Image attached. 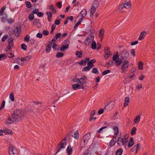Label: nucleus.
I'll return each instance as SVG.
<instances>
[{"instance_id":"obj_25","label":"nucleus","mask_w":155,"mask_h":155,"mask_svg":"<svg viewBox=\"0 0 155 155\" xmlns=\"http://www.w3.org/2000/svg\"><path fill=\"white\" fill-rule=\"evenodd\" d=\"M2 17L1 18L2 21L3 22H5L7 21L8 18L7 15L6 14H4L2 15Z\"/></svg>"},{"instance_id":"obj_26","label":"nucleus","mask_w":155,"mask_h":155,"mask_svg":"<svg viewBox=\"0 0 155 155\" xmlns=\"http://www.w3.org/2000/svg\"><path fill=\"white\" fill-rule=\"evenodd\" d=\"M72 137L74 138L75 139H77L79 138V134L78 130H76L74 132L73 134H72Z\"/></svg>"},{"instance_id":"obj_51","label":"nucleus","mask_w":155,"mask_h":155,"mask_svg":"<svg viewBox=\"0 0 155 155\" xmlns=\"http://www.w3.org/2000/svg\"><path fill=\"white\" fill-rule=\"evenodd\" d=\"M90 69V68L87 66L84 67L82 69V71H89Z\"/></svg>"},{"instance_id":"obj_28","label":"nucleus","mask_w":155,"mask_h":155,"mask_svg":"<svg viewBox=\"0 0 155 155\" xmlns=\"http://www.w3.org/2000/svg\"><path fill=\"white\" fill-rule=\"evenodd\" d=\"M47 15H48V19L49 21H51L52 16V14L50 12H46Z\"/></svg>"},{"instance_id":"obj_64","label":"nucleus","mask_w":155,"mask_h":155,"mask_svg":"<svg viewBox=\"0 0 155 155\" xmlns=\"http://www.w3.org/2000/svg\"><path fill=\"white\" fill-rule=\"evenodd\" d=\"M61 35V34L60 33H58L57 34H56L55 38H56V39H58V38H59Z\"/></svg>"},{"instance_id":"obj_58","label":"nucleus","mask_w":155,"mask_h":155,"mask_svg":"<svg viewBox=\"0 0 155 155\" xmlns=\"http://www.w3.org/2000/svg\"><path fill=\"white\" fill-rule=\"evenodd\" d=\"M25 4L27 7L30 8L31 7V5L30 2L27 1L26 2Z\"/></svg>"},{"instance_id":"obj_3","label":"nucleus","mask_w":155,"mask_h":155,"mask_svg":"<svg viewBox=\"0 0 155 155\" xmlns=\"http://www.w3.org/2000/svg\"><path fill=\"white\" fill-rule=\"evenodd\" d=\"M70 134L68 133L66 136V137H65L63 140L58 144V146H60L57 152L55 153V154H57V153L59 152L60 150L62 148H64L67 145V142L66 141L67 138H69V135Z\"/></svg>"},{"instance_id":"obj_36","label":"nucleus","mask_w":155,"mask_h":155,"mask_svg":"<svg viewBox=\"0 0 155 155\" xmlns=\"http://www.w3.org/2000/svg\"><path fill=\"white\" fill-rule=\"evenodd\" d=\"M91 48L93 49H95L96 48V43L94 41H93L91 45Z\"/></svg>"},{"instance_id":"obj_40","label":"nucleus","mask_w":155,"mask_h":155,"mask_svg":"<svg viewBox=\"0 0 155 155\" xmlns=\"http://www.w3.org/2000/svg\"><path fill=\"white\" fill-rule=\"evenodd\" d=\"M9 98L12 101H13L15 100L14 96L13 93H10L9 95Z\"/></svg>"},{"instance_id":"obj_24","label":"nucleus","mask_w":155,"mask_h":155,"mask_svg":"<svg viewBox=\"0 0 155 155\" xmlns=\"http://www.w3.org/2000/svg\"><path fill=\"white\" fill-rule=\"evenodd\" d=\"M134 144V141L133 138L131 137L130 140L129 141L127 146L128 147H131Z\"/></svg>"},{"instance_id":"obj_18","label":"nucleus","mask_w":155,"mask_h":155,"mask_svg":"<svg viewBox=\"0 0 155 155\" xmlns=\"http://www.w3.org/2000/svg\"><path fill=\"white\" fill-rule=\"evenodd\" d=\"M147 34V32L146 31H143L141 32L139 37V40H141L142 39H144Z\"/></svg>"},{"instance_id":"obj_21","label":"nucleus","mask_w":155,"mask_h":155,"mask_svg":"<svg viewBox=\"0 0 155 155\" xmlns=\"http://www.w3.org/2000/svg\"><path fill=\"white\" fill-rule=\"evenodd\" d=\"M72 151L73 148L70 145L68 146L66 149L67 153H68V154L71 155Z\"/></svg>"},{"instance_id":"obj_37","label":"nucleus","mask_w":155,"mask_h":155,"mask_svg":"<svg viewBox=\"0 0 155 155\" xmlns=\"http://www.w3.org/2000/svg\"><path fill=\"white\" fill-rule=\"evenodd\" d=\"M98 5L99 3L97 1H94L93 2V5L92 7L97 8L98 7Z\"/></svg>"},{"instance_id":"obj_12","label":"nucleus","mask_w":155,"mask_h":155,"mask_svg":"<svg viewBox=\"0 0 155 155\" xmlns=\"http://www.w3.org/2000/svg\"><path fill=\"white\" fill-rule=\"evenodd\" d=\"M72 87L74 90H76L78 89H83L84 86H81L79 84H75L72 85Z\"/></svg>"},{"instance_id":"obj_54","label":"nucleus","mask_w":155,"mask_h":155,"mask_svg":"<svg viewBox=\"0 0 155 155\" xmlns=\"http://www.w3.org/2000/svg\"><path fill=\"white\" fill-rule=\"evenodd\" d=\"M30 36L29 35H26L25 37L24 41L27 42H28L30 39Z\"/></svg>"},{"instance_id":"obj_5","label":"nucleus","mask_w":155,"mask_h":155,"mask_svg":"<svg viewBox=\"0 0 155 155\" xmlns=\"http://www.w3.org/2000/svg\"><path fill=\"white\" fill-rule=\"evenodd\" d=\"M87 80V77L85 76H84L82 78L78 79L76 78L75 79L74 82L79 84L81 86H83L86 83Z\"/></svg>"},{"instance_id":"obj_46","label":"nucleus","mask_w":155,"mask_h":155,"mask_svg":"<svg viewBox=\"0 0 155 155\" xmlns=\"http://www.w3.org/2000/svg\"><path fill=\"white\" fill-rule=\"evenodd\" d=\"M52 48L54 50H57L59 49V46L56 44H54L52 46Z\"/></svg>"},{"instance_id":"obj_23","label":"nucleus","mask_w":155,"mask_h":155,"mask_svg":"<svg viewBox=\"0 0 155 155\" xmlns=\"http://www.w3.org/2000/svg\"><path fill=\"white\" fill-rule=\"evenodd\" d=\"M124 7L126 9L129 8L131 6V4L130 2H126L123 4Z\"/></svg>"},{"instance_id":"obj_56","label":"nucleus","mask_w":155,"mask_h":155,"mask_svg":"<svg viewBox=\"0 0 155 155\" xmlns=\"http://www.w3.org/2000/svg\"><path fill=\"white\" fill-rule=\"evenodd\" d=\"M8 22L9 24H12L14 22V20L12 18H10L8 19H7Z\"/></svg>"},{"instance_id":"obj_39","label":"nucleus","mask_w":155,"mask_h":155,"mask_svg":"<svg viewBox=\"0 0 155 155\" xmlns=\"http://www.w3.org/2000/svg\"><path fill=\"white\" fill-rule=\"evenodd\" d=\"M34 17V16L33 13H31L29 14V15H28V19L30 21H31L32 20Z\"/></svg>"},{"instance_id":"obj_44","label":"nucleus","mask_w":155,"mask_h":155,"mask_svg":"<svg viewBox=\"0 0 155 155\" xmlns=\"http://www.w3.org/2000/svg\"><path fill=\"white\" fill-rule=\"evenodd\" d=\"M5 6L3 7L1 9L0 11V15H3V12L4 10L5 9Z\"/></svg>"},{"instance_id":"obj_31","label":"nucleus","mask_w":155,"mask_h":155,"mask_svg":"<svg viewBox=\"0 0 155 155\" xmlns=\"http://www.w3.org/2000/svg\"><path fill=\"white\" fill-rule=\"evenodd\" d=\"M69 45L68 44H67L65 45H64L61 47L60 49L61 51H62L65 50L67 49Z\"/></svg>"},{"instance_id":"obj_16","label":"nucleus","mask_w":155,"mask_h":155,"mask_svg":"<svg viewBox=\"0 0 155 155\" xmlns=\"http://www.w3.org/2000/svg\"><path fill=\"white\" fill-rule=\"evenodd\" d=\"M116 137L117 136L116 135L115 136H114L109 142V145L111 147H113L114 146L116 143V141L114 140V139H116Z\"/></svg>"},{"instance_id":"obj_45","label":"nucleus","mask_w":155,"mask_h":155,"mask_svg":"<svg viewBox=\"0 0 155 155\" xmlns=\"http://www.w3.org/2000/svg\"><path fill=\"white\" fill-rule=\"evenodd\" d=\"M136 128L135 127H134L132 128L131 132V134L134 135L136 134Z\"/></svg>"},{"instance_id":"obj_61","label":"nucleus","mask_w":155,"mask_h":155,"mask_svg":"<svg viewBox=\"0 0 155 155\" xmlns=\"http://www.w3.org/2000/svg\"><path fill=\"white\" fill-rule=\"evenodd\" d=\"M39 11L38 9H35L33 11L32 13H33V14H38L39 12Z\"/></svg>"},{"instance_id":"obj_20","label":"nucleus","mask_w":155,"mask_h":155,"mask_svg":"<svg viewBox=\"0 0 155 155\" xmlns=\"http://www.w3.org/2000/svg\"><path fill=\"white\" fill-rule=\"evenodd\" d=\"M47 9L51 10L52 12L54 13H55L56 12V10L53 5L48 6L47 7Z\"/></svg>"},{"instance_id":"obj_38","label":"nucleus","mask_w":155,"mask_h":155,"mask_svg":"<svg viewBox=\"0 0 155 155\" xmlns=\"http://www.w3.org/2000/svg\"><path fill=\"white\" fill-rule=\"evenodd\" d=\"M95 113V110H93L92 111H91V114H90V121H91L92 120V116H94Z\"/></svg>"},{"instance_id":"obj_14","label":"nucleus","mask_w":155,"mask_h":155,"mask_svg":"<svg viewBox=\"0 0 155 155\" xmlns=\"http://www.w3.org/2000/svg\"><path fill=\"white\" fill-rule=\"evenodd\" d=\"M21 32V30L20 28L16 27L15 28H14L13 29V32L15 34V35L17 34V36H18L19 35V34Z\"/></svg>"},{"instance_id":"obj_62","label":"nucleus","mask_w":155,"mask_h":155,"mask_svg":"<svg viewBox=\"0 0 155 155\" xmlns=\"http://www.w3.org/2000/svg\"><path fill=\"white\" fill-rule=\"evenodd\" d=\"M114 101H111L106 106H113L114 105Z\"/></svg>"},{"instance_id":"obj_47","label":"nucleus","mask_w":155,"mask_h":155,"mask_svg":"<svg viewBox=\"0 0 155 155\" xmlns=\"http://www.w3.org/2000/svg\"><path fill=\"white\" fill-rule=\"evenodd\" d=\"M64 55V54L62 53L59 52L56 55V57L57 58H59L60 57H62Z\"/></svg>"},{"instance_id":"obj_27","label":"nucleus","mask_w":155,"mask_h":155,"mask_svg":"<svg viewBox=\"0 0 155 155\" xmlns=\"http://www.w3.org/2000/svg\"><path fill=\"white\" fill-rule=\"evenodd\" d=\"M140 146V144L139 143L137 144L136 145L134 146L131 149V151L132 152H134L135 150H137L138 148Z\"/></svg>"},{"instance_id":"obj_8","label":"nucleus","mask_w":155,"mask_h":155,"mask_svg":"<svg viewBox=\"0 0 155 155\" xmlns=\"http://www.w3.org/2000/svg\"><path fill=\"white\" fill-rule=\"evenodd\" d=\"M94 35H89L87 37L85 42V45H89L94 41Z\"/></svg>"},{"instance_id":"obj_15","label":"nucleus","mask_w":155,"mask_h":155,"mask_svg":"<svg viewBox=\"0 0 155 155\" xmlns=\"http://www.w3.org/2000/svg\"><path fill=\"white\" fill-rule=\"evenodd\" d=\"M13 41V38H10L8 39V42L9 43V45L8 46V49H10L12 48L13 46V44L12 42Z\"/></svg>"},{"instance_id":"obj_55","label":"nucleus","mask_w":155,"mask_h":155,"mask_svg":"<svg viewBox=\"0 0 155 155\" xmlns=\"http://www.w3.org/2000/svg\"><path fill=\"white\" fill-rule=\"evenodd\" d=\"M110 72V71L109 70H107L104 71L102 73L103 75H105Z\"/></svg>"},{"instance_id":"obj_1","label":"nucleus","mask_w":155,"mask_h":155,"mask_svg":"<svg viewBox=\"0 0 155 155\" xmlns=\"http://www.w3.org/2000/svg\"><path fill=\"white\" fill-rule=\"evenodd\" d=\"M121 59L119 58V56L117 54L113 55V60L115 62L116 65L118 66L120 65L122 63V60H125L127 59L129 55V52L125 50H123L120 53Z\"/></svg>"},{"instance_id":"obj_32","label":"nucleus","mask_w":155,"mask_h":155,"mask_svg":"<svg viewBox=\"0 0 155 155\" xmlns=\"http://www.w3.org/2000/svg\"><path fill=\"white\" fill-rule=\"evenodd\" d=\"M125 102L124 104V106H127L128 105V103L130 101V98L127 97L125 98L124 100Z\"/></svg>"},{"instance_id":"obj_13","label":"nucleus","mask_w":155,"mask_h":155,"mask_svg":"<svg viewBox=\"0 0 155 155\" xmlns=\"http://www.w3.org/2000/svg\"><path fill=\"white\" fill-rule=\"evenodd\" d=\"M31 58V56L30 55H28L25 57L23 58H21V61L25 62V64L27 63L29 60Z\"/></svg>"},{"instance_id":"obj_7","label":"nucleus","mask_w":155,"mask_h":155,"mask_svg":"<svg viewBox=\"0 0 155 155\" xmlns=\"http://www.w3.org/2000/svg\"><path fill=\"white\" fill-rule=\"evenodd\" d=\"M8 151L9 155H18L17 149L12 144L10 145Z\"/></svg>"},{"instance_id":"obj_41","label":"nucleus","mask_w":155,"mask_h":155,"mask_svg":"<svg viewBox=\"0 0 155 155\" xmlns=\"http://www.w3.org/2000/svg\"><path fill=\"white\" fill-rule=\"evenodd\" d=\"M113 129L114 130V133L115 134H118L119 132L118 128L117 126H116L113 127Z\"/></svg>"},{"instance_id":"obj_42","label":"nucleus","mask_w":155,"mask_h":155,"mask_svg":"<svg viewBox=\"0 0 155 155\" xmlns=\"http://www.w3.org/2000/svg\"><path fill=\"white\" fill-rule=\"evenodd\" d=\"M140 117L139 116H137L136 117L134 120V122L136 124L139 122L140 120Z\"/></svg>"},{"instance_id":"obj_4","label":"nucleus","mask_w":155,"mask_h":155,"mask_svg":"<svg viewBox=\"0 0 155 155\" xmlns=\"http://www.w3.org/2000/svg\"><path fill=\"white\" fill-rule=\"evenodd\" d=\"M122 64L121 66V69L122 73H123L127 71L129 66V62L128 60H125L122 61Z\"/></svg>"},{"instance_id":"obj_10","label":"nucleus","mask_w":155,"mask_h":155,"mask_svg":"<svg viewBox=\"0 0 155 155\" xmlns=\"http://www.w3.org/2000/svg\"><path fill=\"white\" fill-rule=\"evenodd\" d=\"M104 51L105 54L104 57L106 58H108L111 54L110 50L109 48L108 47H105L104 49Z\"/></svg>"},{"instance_id":"obj_49","label":"nucleus","mask_w":155,"mask_h":155,"mask_svg":"<svg viewBox=\"0 0 155 155\" xmlns=\"http://www.w3.org/2000/svg\"><path fill=\"white\" fill-rule=\"evenodd\" d=\"M142 87V84H137L136 87V89L138 90H140Z\"/></svg>"},{"instance_id":"obj_11","label":"nucleus","mask_w":155,"mask_h":155,"mask_svg":"<svg viewBox=\"0 0 155 155\" xmlns=\"http://www.w3.org/2000/svg\"><path fill=\"white\" fill-rule=\"evenodd\" d=\"M15 121H16V120L12 117H9L8 119L5 121V123L7 125H10Z\"/></svg>"},{"instance_id":"obj_19","label":"nucleus","mask_w":155,"mask_h":155,"mask_svg":"<svg viewBox=\"0 0 155 155\" xmlns=\"http://www.w3.org/2000/svg\"><path fill=\"white\" fill-rule=\"evenodd\" d=\"M87 12L86 9H83L82 10L80 13V14L82 17V18H81V20H82L83 18H84L87 15Z\"/></svg>"},{"instance_id":"obj_34","label":"nucleus","mask_w":155,"mask_h":155,"mask_svg":"<svg viewBox=\"0 0 155 155\" xmlns=\"http://www.w3.org/2000/svg\"><path fill=\"white\" fill-rule=\"evenodd\" d=\"M96 8L91 7V12L90 13V16L91 17L93 14L95 13Z\"/></svg>"},{"instance_id":"obj_9","label":"nucleus","mask_w":155,"mask_h":155,"mask_svg":"<svg viewBox=\"0 0 155 155\" xmlns=\"http://www.w3.org/2000/svg\"><path fill=\"white\" fill-rule=\"evenodd\" d=\"M90 138L91 134L89 133L86 134L83 136V138L84 142V147L87 145V142Z\"/></svg>"},{"instance_id":"obj_6","label":"nucleus","mask_w":155,"mask_h":155,"mask_svg":"<svg viewBox=\"0 0 155 155\" xmlns=\"http://www.w3.org/2000/svg\"><path fill=\"white\" fill-rule=\"evenodd\" d=\"M128 141L127 139L125 138L124 140L119 137L118 138L117 141V144L120 146H124L125 147L127 145V143H128Z\"/></svg>"},{"instance_id":"obj_59","label":"nucleus","mask_w":155,"mask_h":155,"mask_svg":"<svg viewBox=\"0 0 155 155\" xmlns=\"http://www.w3.org/2000/svg\"><path fill=\"white\" fill-rule=\"evenodd\" d=\"M87 65V66L89 67L90 68H93L94 66V65L89 61L88 62Z\"/></svg>"},{"instance_id":"obj_43","label":"nucleus","mask_w":155,"mask_h":155,"mask_svg":"<svg viewBox=\"0 0 155 155\" xmlns=\"http://www.w3.org/2000/svg\"><path fill=\"white\" fill-rule=\"evenodd\" d=\"M92 72L93 73L96 74H98L99 73L97 69L96 68H94L92 69Z\"/></svg>"},{"instance_id":"obj_33","label":"nucleus","mask_w":155,"mask_h":155,"mask_svg":"<svg viewBox=\"0 0 155 155\" xmlns=\"http://www.w3.org/2000/svg\"><path fill=\"white\" fill-rule=\"evenodd\" d=\"M138 69L142 70L143 69V63L142 61H140L138 64Z\"/></svg>"},{"instance_id":"obj_57","label":"nucleus","mask_w":155,"mask_h":155,"mask_svg":"<svg viewBox=\"0 0 155 155\" xmlns=\"http://www.w3.org/2000/svg\"><path fill=\"white\" fill-rule=\"evenodd\" d=\"M86 63V61L84 60H81L80 62L79 63V64L80 65H85Z\"/></svg>"},{"instance_id":"obj_22","label":"nucleus","mask_w":155,"mask_h":155,"mask_svg":"<svg viewBox=\"0 0 155 155\" xmlns=\"http://www.w3.org/2000/svg\"><path fill=\"white\" fill-rule=\"evenodd\" d=\"M83 52L81 50L77 51L76 52V55L77 57L81 58L82 56Z\"/></svg>"},{"instance_id":"obj_2","label":"nucleus","mask_w":155,"mask_h":155,"mask_svg":"<svg viewBox=\"0 0 155 155\" xmlns=\"http://www.w3.org/2000/svg\"><path fill=\"white\" fill-rule=\"evenodd\" d=\"M25 111L21 109H17L11 114V117L16 120V121L19 122L21 121L24 118L25 114Z\"/></svg>"},{"instance_id":"obj_63","label":"nucleus","mask_w":155,"mask_h":155,"mask_svg":"<svg viewBox=\"0 0 155 155\" xmlns=\"http://www.w3.org/2000/svg\"><path fill=\"white\" fill-rule=\"evenodd\" d=\"M88 153L89 150H86L83 153L82 155H87Z\"/></svg>"},{"instance_id":"obj_30","label":"nucleus","mask_w":155,"mask_h":155,"mask_svg":"<svg viewBox=\"0 0 155 155\" xmlns=\"http://www.w3.org/2000/svg\"><path fill=\"white\" fill-rule=\"evenodd\" d=\"M52 43H51L50 44H49L47 45L46 48V51L47 53H49L50 52L51 47Z\"/></svg>"},{"instance_id":"obj_35","label":"nucleus","mask_w":155,"mask_h":155,"mask_svg":"<svg viewBox=\"0 0 155 155\" xmlns=\"http://www.w3.org/2000/svg\"><path fill=\"white\" fill-rule=\"evenodd\" d=\"M104 34V30L103 29H101L99 32V36L100 38L102 39L103 36Z\"/></svg>"},{"instance_id":"obj_48","label":"nucleus","mask_w":155,"mask_h":155,"mask_svg":"<svg viewBox=\"0 0 155 155\" xmlns=\"http://www.w3.org/2000/svg\"><path fill=\"white\" fill-rule=\"evenodd\" d=\"M6 56L4 54H0V60H4L6 58Z\"/></svg>"},{"instance_id":"obj_29","label":"nucleus","mask_w":155,"mask_h":155,"mask_svg":"<svg viewBox=\"0 0 155 155\" xmlns=\"http://www.w3.org/2000/svg\"><path fill=\"white\" fill-rule=\"evenodd\" d=\"M123 152V149L122 148H119L117 150L115 154L116 155H121Z\"/></svg>"},{"instance_id":"obj_60","label":"nucleus","mask_w":155,"mask_h":155,"mask_svg":"<svg viewBox=\"0 0 155 155\" xmlns=\"http://www.w3.org/2000/svg\"><path fill=\"white\" fill-rule=\"evenodd\" d=\"M107 128V127L105 126L103 127H101L99 129L97 130V133H99L101 131H102L105 128Z\"/></svg>"},{"instance_id":"obj_52","label":"nucleus","mask_w":155,"mask_h":155,"mask_svg":"<svg viewBox=\"0 0 155 155\" xmlns=\"http://www.w3.org/2000/svg\"><path fill=\"white\" fill-rule=\"evenodd\" d=\"M8 37V36L7 35H4L2 38V42H4L6 39H7Z\"/></svg>"},{"instance_id":"obj_50","label":"nucleus","mask_w":155,"mask_h":155,"mask_svg":"<svg viewBox=\"0 0 155 155\" xmlns=\"http://www.w3.org/2000/svg\"><path fill=\"white\" fill-rule=\"evenodd\" d=\"M39 22V21L38 20L35 19L33 21V24L35 25H37L38 23Z\"/></svg>"},{"instance_id":"obj_53","label":"nucleus","mask_w":155,"mask_h":155,"mask_svg":"<svg viewBox=\"0 0 155 155\" xmlns=\"http://www.w3.org/2000/svg\"><path fill=\"white\" fill-rule=\"evenodd\" d=\"M21 49L24 50H25L27 49V46L24 44H22L21 45Z\"/></svg>"},{"instance_id":"obj_17","label":"nucleus","mask_w":155,"mask_h":155,"mask_svg":"<svg viewBox=\"0 0 155 155\" xmlns=\"http://www.w3.org/2000/svg\"><path fill=\"white\" fill-rule=\"evenodd\" d=\"M21 58H18L15 60V62L17 63L20 65H23L25 64V62L21 61Z\"/></svg>"}]
</instances>
